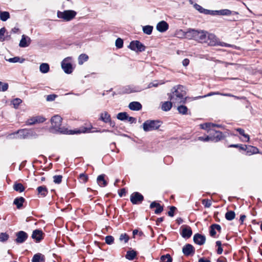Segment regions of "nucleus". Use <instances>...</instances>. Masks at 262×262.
<instances>
[{"mask_svg":"<svg viewBox=\"0 0 262 262\" xmlns=\"http://www.w3.org/2000/svg\"><path fill=\"white\" fill-rule=\"evenodd\" d=\"M68 58L64 59L61 62V68L65 73L70 74L73 71V66L71 63L67 62Z\"/></svg>","mask_w":262,"mask_h":262,"instance_id":"4468645a","label":"nucleus"},{"mask_svg":"<svg viewBox=\"0 0 262 262\" xmlns=\"http://www.w3.org/2000/svg\"><path fill=\"white\" fill-rule=\"evenodd\" d=\"M222 132H215V134L209 133V135L205 137H199L198 140L204 142L212 141L213 142H217L225 138Z\"/></svg>","mask_w":262,"mask_h":262,"instance_id":"20e7f679","label":"nucleus"},{"mask_svg":"<svg viewBox=\"0 0 262 262\" xmlns=\"http://www.w3.org/2000/svg\"><path fill=\"white\" fill-rule=\"evenodd\" d=\"M89 59V56L85 54H81L78 57V64L81 65L84 62L86 61Z\"/></svg>","mask_w":262,"mask_h":262,"instance_id":"58836bf2","label":"nucleus"},{"mask_svg":"<svg viewBox=\"0 0 262 262\" xmlns=\"http://www.w3.org/2000/svg\"><path fill=\"white\" fill-rule=\"evenodd\" d=\"M193 7L196 10H198L200 13H203V14H205V13H206V9L203 8L201 6H200V5L196 4V3H195L194 5H193Z\"/></svg>","mask_w":262,"mask_h":262,"instance_id":"49530a36","label":"nucleus"},{"mask_svg":"<svg viewBox=\"0 0 262 262\" xmlns=\"http://www.w3.org/2000/svg\"><path fill=\"white\" fill-rule=\"evenodd\" d=\"M105 241L107 245H112L114 242V238L112 235H107L105 237Z\"/></svg>","mask_w":262,"mask_h":262,"instance_id":"864d4df0","label":"nucleus"},{"mask_svg":"<svg viewBox=\"0 0 262 262\" xmlns=\"http://www.w3.org/2000/svg\"><path fill=\"white\" fill-rule=\"evenodd\" d=\"M182 228L183 227L181 232V236L184 238H189L192 234V231L190 227L187 225H183Z\"/></svg>","mask_w":262,"mask_h":262,"instance_id":"dca6fc26","label":"nucleus"},{"mask_svg":"<svg viewBox=\"0 0 262 262\" xmlns=\"http://www.w3.org/2000/svg\"><path fill=\"white\" fill-rule=\"evenodd\" d=\"M177 209V208L175 206H169V211L167 212L168 216L173 217L174 216V212Z\"/></svg>","mask_w":262,"mask_h":262,"instance_id":"052dcab7","label":"nucleus"},{"mask_svg":"<svg viewBox=\"0 0 262 262\" xmlns=\"http://www.w3.org/2000/svg\"><path fill=\"white\" fill-rule=\"evenodd\" d=\"M9 62L12 63L20 62L23 63L25 59L23 58H20L18 56H15L12 58H10L7 60Z\"/></svg>","mask_w":262,"mask_h":262,"instance_id":"a19ab883","label":"nucleus"},{"mask_svg":"<svg viewBox=\"0 0 262 262\" xmlns=\"http://www.w3.org/2000/svg\"><path fill=\"white\" fill-rule=\"evenodd\" d=\"M26 202V200L23 196L16 197L13 201V205H16L18 209H21L23 207V204Z\"/></svg>","mask_w":262,"mask_h":262,"instance_id":"4be33fe9","label":"nucleus"},{"mask_svg":"<svg viewBox=\"0 0 262 262\" xmlns=\"http://www.w3.org/2000/svg\"><path fill=\"white\" fill-rule=\"evenodd\" d=\"M182 252L184 255L186 256H191L195 253V249L192 245L190 244H186L183 246L182 248Z\"/></svg>","mask_w":262,"mask_h":262,"instance_id":"f8f14e48","label":"nucleus"},{"mask_svg":"<svg viewBox=\"0 0 262 262\" xmlns=\"http://www.w3.org/2000/svg\"><path fill=\"white\" fill-rule=\"evenodd\" d=\"M16 238L15 239V243L17 244H21L24 243L28 237V234L24 231H19L15 233Z\"/></svg>","mask_w":262,"mask_h":262,"instance_id":"9d476101","label":"nucleus"},{"mask_svg":"<svg viewBox=\"0 0 262 262\" xmlns=\"http://www.w3.org/2000/svg\"><path fill=\"white\" fill-rule=\"evenodd\" d=\"M172 106V103L170 101H165L163 103L161 108L163 111L167 112L169 111Z\"/></svg>","mask_w":262,"mask_h":262,"instance_id":"473e14b6","label":"nucleus"},{"mask_svg":"<svg viewBox=\"0 0 262 262\" xmlns=\"http://www.w3.org/2000/svg\"><path fill=\"white\" fill-rule=\"evenodd\" d=\"M149 208L150 209H153L154 208H156L154 212L156 214H159L163 211V206L161 205V204L156 201H154L151 202L150 204Z\"/></svg>","mask_w":262,"mask_h":262,"instance_id":"a211bd4d","label":"nucleus"},{"mask_svg":"<svg viewBox=\"0 0 262 262\" xmlns=\"http://www.w3.org/2000/svg\"><path fill=\"white\" fill-rule=\"evenodd\" d=\"M40 71L43 74L48 73L50 70V66L48 63H42L39 67Z\"/></svg>","mask_w":262,"mask_h":262,"instance_id":"72a5a7b5","label":"nucleus"},{"mask_svg":"<svg viewBox=\"0 0 262 262\" xmlns=\"http://www.w3.org/2000/svg\"><path fill=\"white\" fill-rule=\"evenodd\" d=\"M128 48L137 53L142 52L146 49V47L139 40H137L132 41Z\"/></svg>","mask_w":262,"mask_h":262,"instance_id":"6e6552de","label":"nucleus"},{"mask_svg":"<svg viewBox=\"0 0 262 262\" xmlns=\"http://www.w3.org/2000/svg\"><path fill=\"white\" fill-rule=\"evenodd\" d=\"M88 176L84 173H81L78 177L80 182L85 183L88 181Z\"/></svg>","mask_w":262,"mask_h":262,"instance_id":"a18cd8bd","label":"nucleus"},{"mask_svg":"<svg viewBox=\"0 0 262 262\" xmlns=\"http://www.w3.org/2000/svg\"><path fill=\"white\" fill-rule=\"evenodd\" d=\"M10 18V14L7 11H0V19L5 21Z\"/></svg>","mask_w":262,"mask_h":262,"instance_id":"4c0bfd02","label":"nucleus"},{"mask_svg":"<svg viewBox=\"0 0 262 262\" xmlns=\"http://www.w3.org/2000/svg\"><path fill=\"white\" fill-rule=\"evenodd\" d=\"M225 217L227 220L231 221L235 218V213L233 211L230 210L225 213Z\"/></svg>","mask_w":262,"mask_h":262,"instance_id":"c9c22d12","label":"nucleus"},{"mask_svg":"<svg viewBox=\"0 0 262 262\" xmlns=\"http://www.w3.org/2000/svg\"><path fill=\"white\" fill-rule=\"evenodd\" d=\"M111 116L108 114V113L106 111H104L102 112L99 115V120H100L103 122L105 123H107V122L111 119Z\"/></svg>","mask_w":262,"mask_h":262,"instance_id":"5701e85b","label":"nucleus"},{"mask_svg":"<svg viewBox=\"0 0 262 262\" xmlns=\"http://www.w3.org/2000/svg\"><path fill=\"white\" fill-rule=\"evenodd\" d=\"M246 145H243L241 144H232L228 146V147H233L238 148L239 150H245Z\"/></svg>","mask_w":262,"mask_h":262,"instance_id":"de8ad7c7","label":"nucleus"},{"mask_svg":"<svg viewBox=\"0 0 262 262\" xmlns=\"http://www.w3.org/2000/svg\"><path fill=\"white\" fill-rule=\"evenodd\" d=\"M219 15H236L238 13L235 11H231L229 9H222L218 10Z\"/></svg>","mask_w":262,"mask_h":262,"instance_id":"c756f323","label":"nucleus"},{"mask_svg":"<svg viewBox=\"0 0 262 262\" xmlns=\"http://www.w3.org/2000/svg\"><path fill=\"white\" fill-rule=\"evenodd\" d=\"M138 91H136L130 88V86L127 85L122 88V91L120 92L119 94H130L134 92H136Z\"/></svg>","mask_w":262,"mask_h":262,"instance_id":"7c9ffc66","label":"nucleus"},{"mask_svg":"<svg viewBox=\"0 0 262 262\" xmlns=\"http://www.w3.org/2000/svg\"><path fill=\"white\" fill-rule=\"evenodd\" d=\"M129 239V236L126 233L121 234L119 237V240L120 241H124V243H126L128 242Z\"/></svg>","mask_w":262,"mask_h":262,"instance_id":"13d9d810","label":"nucleus"},{"mask_svg":"<svg viewBox=\"0 0 262 262\" xmlns=\"http://www.w3.org/2000/svg\"><path fill=\"white\" fill-rule=\"evenodd\" d=\"M183 33L186 38L193 39L199 42L203 43L206 39L207 32L203 30L189 29L186 32Z\"/></svg>","mask_w":262,"mask_h":262,"instance_id":"f03ea898","label":"nucleus"},{"mask_svg":"<svg viewBox=\"0 0 262 262\" xmlns=\"http://www.w3.org/2000/svg\"><path fill=\"white\" fill-rule=\"evenodd\" d=\"M26 125H32L35 124H36V122L35 120V117H32L28 119H27L25 122Z\"/></svg>","mask_w":262,"mask_h":262,"instance_id":"4d7b16f0","label":"nucleus"},{"mask_svg":"<svg viewBox=\"0 0 262 262\" xmlns=\"http://www.w3.org/2000/svg\"><path fill=\"white\" fill-rule=\"evenodd\" d=\"M216 246L217 247V253L218 254H221L222 252H223V248L222 247V243L221 241H217L216 242Z\"/></svg>","mask_w":262,"mask_h":262,"instance_id":"bf43d9fd","label":"nucleus"},{"mask_svg":"<svg viewBox=\"0 0 262 262\" xmlns=\"http://www.w3.org/2000/svg\"><path fill=\"white\" fill-rule=\"evenodd\" d=\"M169 28L167 23L164 20H162L158 23L156 26L157 30L160 32H164L166 31Z\"/></svg>","mask_w":262,"mask_h":262,"instance_id":"6ab92c4d","label":"nucleus"},{"mask_svg":"<svg viewBox=\"0 0 262 262\" xmlns=\"http://www.w3.org/2000/svg\"><path fill=\"white\" fill-rule=\"evenodd\" d=\"M245 149L244 151H246L247 154L248 155L260 153L259 149L256 147L252 145H246Z\"/></svg>","mask_w":262,"mask_h":262,"instance_id":"412c9836","label":"nucleus"},{"mask_svg":"<svg viewBox=\"0 0 262 262\" xmlns=\"http://www.w3.org/2000/svg\"><path fill=\"white\" fill-rule=\"evenodd\" d=\"M9 88L8 83L0 81V91L5 92Z\"/></svg>","mask_w":262,"mask_h":262,"instance_id":"6e6d98bb","label":"nucleus"},{"mask_svg":"<svg viewBox=\"0 0 262 262\" xmlns=\"http://www.w3.org/2000/svg\"><path fill=\"white\" fill-rule=\"evenodd\" d=\"M116 47L118 49H121L123 46V40L120 38H118L115 41Z\"/></svg>","mask_w":262,"mask_h":262,"instance_id":"3c124183","label":"nucleus"},{"mask_svg":"<svg viewBox=\"0 0 262 262\" xmlns=\"http://www.w3.org/2000/svg\"><path fill=\"white\" fill-rule=\"evenodd\" d=\"M220 94H221V93H220L219 92H210L208 94H207L206 95H203V96H199L195 97H194L193 98V100H197V99H199L206 98V97L211 96L215 95H220Z\"/></svg>","mask_w":262,"mask_h":262,"instance_id":"c03bdc74","label":"nucleus"},{"mask_svg":"<svg viewBox=\"0 0 262 262\" xmlns=\"http://www.w3.org/2000/svg\"><path fill=\"white\" fill-rule=\"evenodd\" d=\"M137 252L134 250H128L126 252L125 257L129 260H133L138 258H137Z\"/></svg>","mask_w":262,"mask_h":262,"instance_id":"bb28decb","label":"nucleus"},{"mask_svg":"<svg viewBox=\"0 0 262 262\" xmlns=\"http://www.w3.org/2000/svg\"><path fill=\"white\" fill-rule=\"evenodd\" d=\"M20 139H27L32 137H36L37 134L33 129H20L16 133Z\"/></svg>","mask_w":262,"mask_h":262,"instance_id":"0eeeda50","label":"nucleus"},{"mask_svg":"<svg viewBox=\"0 0 262 262\" xmlns=\"http://www.w3.org/2000/svg\"><path fill=\"white\" fill-rule=\"evenodd\" d=\"M177 110L180 114L182 115H186L187 114L188 108L186 106L181 105L179 106L177 108Z\"/></svg>","mask_w":262,"mask_h":262,"instance_id":"37998d69","label":"nucleus"},{"mask_svg":"<svg viewBox=\"0 0 262 262\" xmlns=\"http://www.w3.org/2000/svg\"><path fill=\"white\" fill-rule=\"evenodd\" d=\"M216 229L214 226L213 224H212L209 228V234L211 237H214L216 234Z\"/></svg>","mask_w":262,"mask_h":262,"instance_id":"5fc2aeb1","label":"nucleus"},{"mask_svg":"<svg viewBox=\"0 0 262 262\" xmlns=\"http://www.w3.org/2000/svg\"><path fill=\"white\" fill-rule=\"evenodd\" d=\"M163 123L160 120H147L142 124V127L144 132L157 130L159 128Z\"/></svg>","mask_w":262,"mask_h":262,"instance_id":"7ed1b4c3","label":"nucleus"},{"mask_svg":"<svg viewBox=\"0 0 262 262\" xmlns=\"http://www.w3.org/2000/svg\"><path fill=\"white\" fill-rule=\"evenodd\" d=\"M129 108L132 111H138L142 109V104L138 101L130 102L128 105Z\"/></svg>","mask_w":262,"mask_h":262,"instance_id":"b1692460","label":"nucleus"},{"mask_svg":"<svg viewBox=\"0 0 262 262\" xmlns=\"http://www.w3.org/2000/svg\"><path fill=\"white\" fill-rule=\"evenodd\" d=\"M130 200L133 204H140L144 200V196L139 192H134L131 194Z\"/></svg>","mask_w":262,"mask_h":262,"instance_id":"1a4fd4ad","label":"nucleus"},{"mask_svg":"<svg viewBox=\"0 0 262 262\" xmlns=\"http://www.w3.org/2000/svg\"><path fill=\"white\" fill-rule=\"evenodd\" d=\"M105 174H101L98 176L97 178V182L98 184L102 187H104L107 186V182L105 180Z\"/></svg>","mask_w":262,"mask_h":262,"instance_id":"a878e982","label":"nucleus"},{"mask_svg":"<svg viewBox=\"0 0 262 262\" xmlns=\"http://www.w3.org/2000/svg\"><path fill=\"white\" fill-rule=\"evenodd\" d=\"M11 102L14 105V107L17 108L19 104L22 102V100L20 98H17L14 99Z\"/></svg>","mask_w":262,"mask_h":262,"instance_id":"603ef678","label":"nucleus"},{"mask_svg":"<svg viewBox=\"0 0 262 262\" xmlns=\"http://www.w3.org/2000/svg\"><path fill=\"white\" fill-rule=\"evenodd\" d=\"M30 42L31 39L30 37L25 35H23L19 43V46L21 48L27 47L29 46Z\"/></svg>","mask_w":262,"mask_h":262,"instance_id":"aec40b11","label":"nucleus"},{"mask_svg":"<svg viewBox=\"0 0 262 262\" xmlns=\"http://www.w3.org/2000/svg\"><path fill=\"white\" fill-rule=\"evenodd\" d=\"M62 118L58 115H54L51 119V123L52 124L50 128V130L52 133H59L63 134L74 135V134H71V131H75L74 130H68L64 127H61Z\"/></svg>","mask_w":262,"mask_h":262,"instance_id":"f257e3e1","label":"nucleus"},{"mask_svg":"<svg viewBox=\"0 0 262 262\" xmlns=\"http://www.w3.org/2000/svg\"><path fill=\"white\" fill-rule=\"evenodd\" d=\"M212 125H214L213 123L207 122L200 124V128L206 130L207 133L215 134V132H220L219 130H216L212 128Z\"/></svg>","mask_w":262,"mask_h":262,"instance_id":"f3484780","label":"nucleus"},{"mask_svg":"<svg viewBox=\"0 0 262 262\" xmlns=\"http://www.w3.org/2000/svg\"><path fill=\"white\" fill-rule=\"evenodd\" d=\"M13 189L17 192H22L25 190V188L21 183L16 182L13 185Z\"/></svg>","mask_w":262,"mask_h":262,"instance_id":"2f4dec72","label":"nucleus"},{"mask_svg":"<svg viewBox=\"0 0 262 262\" xmlns=\"http://www.w3.org/2000/svg\"><path fill=\"white\" fill-rule=\"evenodd\" d=\"M172 258L169 254L163 255L160 257V262H172Z\"/></svg>","mask_w":262,"mask_h":262,"instance_id":"e433bc0d","label":"nucleus"},{"mask_svg":"<svg viewBox=\"0 0 262 262\" xmlns=\"http://www.w3.org/2000/svg\"><path fill=\"white\" fill-rule=\"evenodd\" d=\"M204 42L207 43L208 45L211 46H215L219 45L218 39L216 36L213 34H206V39Z\"/></svg>","mask_w":262,"mask_h":262,"instance_id":"9b49d317","label":"nucleus"},{"mask_svg":"<svg viewBox=\"0 0 262 262\" xmlns=\"http://www.w3.org/2000/svg\"><path fill=\"white\" fill-rule=\"evenodd\" d=\"M38 195H40L42 197H45L48 193V190L45 185L40 186L37 188Z\"/></svg>","mask_w":262,"mask_h":262,"instance_id":"cd10ccee","label":"nucleus"},{"mask_svg":"<svg viewBox=\"0 0 262 262\" xmlns=\"http://www.w3.org/2000/svg\"><path fill=\"white\" fill-rule=\"evenodd\" d=\"M126 193V191L125 188H123L120 190V191L118 192V194L120 197H122L123 195H125Z\"/></svg>","mask_w":262,"mask_h":262,"instance_id":"774afa93","label":"nucleus"},{"mask_svg":"<svg viewBox=\"0 0 262 262\" xmlns=\"http://www.w3.org/2000/svg\"><path fill=\"white\" fill-rule=\"evenodd\" d=\"M46 260V256L45 255L37 253L34 255L32 262H45Z\"/></svg>","mask_w":262,"mask_h":262,"instance_id":"393cba45","label":"nucleus"},{"mask_svg":"<svg viewBox=\"0 0 262 262\" xmlns=\"http://www.w3.org/2000/svg\"><path fill=\"white\" fill-rule=\"evenodd\" d=\"M53 182L55 184H60L62 182V176L61 175H55L53 177Z\"/></svg>","mask_w":262,"mask_h":262,"instance_id":"8fccbe9b","label":"nucleus"},{"mask_svg":"<svg viewBox=\"0 0 262 262\" xmlns=\"http://www.w3.org/2000/svg\"><path fill=\"white\" fill-rule=\"evenodd\" d=\"M57 97V95L56 94H50L47 96L46 100L48 101H54L56 98Z\"/></svg>","mask_w":262,"mask_h":262,"instance_id":"69168bd1","label":"nucleus"},{"mask_svg":"<svg viewBox=\"0 0 262 262\" xmlns=\"http://www.w3.org/2000/svg\"><path fill=\"white\" fill-rule=\"evenodd\" d=\"M205 14L206 15H210L212 16L219 15V12H218V10H211L206 9Z\"/></svg>","mask_w":262,"mask_h":262,"instance_id":"e2e57ef3","label":"nucleus"},{"mask_svg":"<svg viewBox=\"0 0 262 262\" xmlns=\"http://www.w3.org/2000/svg\"><path fill=\"white\" fill-rule=\"evenodd\" d=\"M45 233L41 229L34 230L32 234L31 237L34 239L36 243H39L43 239Z\"/></svg>","mask_w":262,"mask_h":262,"instance_id":"ddd939ff","label":"nucleus"},{"mask_svg":"<svg viewBox=\"0 0 262 262\" xmlns=\"http://www.w3.org/2000/svg\"><path fill=\"white\" fill-rule=\"evenodd\" d=\"M46 119L42 116H35V120L36 123H43L46 121Z\"/></svg>","mask_w":262,"mask_h":262,"instance_id":"0e129e2a","label":"nucleus"},{"mask_svg":"<svg viewBox=\"0 0 262 262\" xmlns=\"http://www.w3.org/2000/svg\"><path fill=\"white\" fill-rule=\"evenodd\" d=\"M76 14L77 12L72 10H64L63 12L58 11L57 13L58 18L62 19L67 21L73 19L76 16Z\"/></svg>","mask_w":262,"mask_h":262,"instance_id":"423d86ee","label":"nucleus"},{"mask_svg":"<svg viewBox=\"0 0 262 262\" xmlns=\"http://www.w3.org/2000/svg\"><path fill=\"white\" fill-rule=\"evenodd\" d=\"M235 130L238 132V133L242 136H243L244 137H245L246 139H247L246 140H245V142H249V140H250V136L248 134H246L245 133V130L244 129L242 128H237L235 129ZM241 141H244L242 139H241Z\"/></svg>","mask_w":262,"mask_h":262,"instance_id":"f704fd0d","label":"nucleus"},{"mask_svg":"<svg viewBox=\"0 0 262 262\" xmlns=\"http://www.w3.org/2000/svg\"><path fill=\"white\" fill-rule=\"evenodd\" d=\"M128 115L126 112H121L117 115V118L121 121L127 120Z\"/></svg>","mask_w":262,"mask_h":262,"instance_id":"ea45409f","label":"nucleus"},{"mask_svg":"<svg viewBox=\"0 0 262 262\" xmlns=\"http://www.w3.org/2000/svg\"><path fill=\"white\" fill-rule=\"evenodd\" d=\"M127 120L130 123H135L136 122V118L133 117H129L128 116Z\"/></svg>","mask_w":262,"mask_h":262,"instance_id":"338daca9","label":"nucleus"},{"mask_svg":"<svg viewBox=\"0 0 262 262\" xmlns=\"http://www.w3.org/2000/svg\"><path fill=\"white\" fill-rule=\"evenodd\" d=\"M202 204L206 208H209L211 206V201L209 199H204L202 201Z\"/></svg>","mask_w":262,"mask_h":262,"instance_id":"680f3d73","label":"nucleus"},{"mask_svg":"<svg viewBox=\"0 0 262 262\" xmlns=\"http://www.w3.org/2000/svg\"><path fill=\"white\" fill-rule=\"evenodd\" d=\"M94 128L91 124L89 127L81 126L79 129H75V131H71V134H78L80 133H102V132H110L113 133V131L108 129H104L92 130Z\"/></svg>","mask_w":262,"mask_h":262,"instance_id":"39448f33","label":"nucleus"},{"mask_svg":"<svg viewBox=\"0 0 262 262\" xmlns=\"http://www.w3.org/2000/svg\"><path fill=\"white\" fill-rule=\"evenodd\" d=\"M193 239L195 244L201 246L205 243L206 236L204 235L197 233L194 235Z\"/></svg>","mask_w":262,"mask_h":262,"instance_id":"2eb2a0df","label":"nucleus"},{"mask_svg":"<svg viewBox=\"0 0 262 262\" xmlns=\"http://www.w3.org/2000/svg\"><path fill=\"white\" fill-rule=\"evenodd\" d=\"M143 32L147 35H150L152 33L153 27L150 25H146L143 27Z\"/></svg>","mask_w":262,"mask_h":262,"instance_id":"79ce46f5","label":"nucleus"},{"mask_svg":"<svg viewBox=\"0 0 262 262\" xmlns=\"http://www.w3.org/2000/svg\"><path fill=\"white\" fill-rule=\"evenodd\" d=\"M178 88L176 89V87H173V89L174 90L172 92V93L174 94V95L179 99H182L184 97V94L180 92L179 90L182 89L183 88V86L181 85H178L177 86Z\"/></svg>","mask_w":262,"mask_h":262,"instance_id":"c85d7f7f","label":"nucleus"},{"mask_svg":"<svg viewBox=\"0 0 262 262\" xmlns=\"http://www.w3.org/2000/svg\"><path fill=\"white\" fill-rule=\"evenodd\" d=\"M9 237V234L6 232H2L0 233V242H5Z\"/></svg>","mask_w":262,"mask_h":262,"instance_id":"09e8293b","label":"nucleus"}]
</instances>
